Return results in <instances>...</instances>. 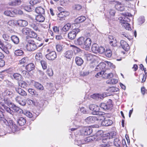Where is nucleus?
<instances>
[{
	"label": "nucleus",
	"instance_id": "nucleus-1",
	"mask_svg": "<svg viewBox=\"0 0 147 147\" xmlns=\"http://www.w3.org/2000/svg\"><path fill=\"white\" fill-rule=\"evenodd\" d=\"M14 93L8 89L5 90L2 93V96L6 102H7L9 106L12 104L11 99L13 97Z\"/></svg>",
	"mask_w": 147,
	"mask_h": 147
},
{
	"label": "nucleus",
	"instance_id": "nucleus-2",
	"mask_svg": "<svg viewBox=\"0 0 147 147\" xmlns=\"http://www.w3.org/2000/svg\"><path fill=\"white\" fill-rule=\"evenodd\" d=\"M90 110L92 111V113L94 115H97L98 116H103V113L99 111V107L94 105H91L89 106Z\"/></svg>",
	"mask_w": 147,
	"mask_h": 147
},
{
	"label": "nucleus",
	"instance_id": "nucleus-3",
	"mask_svg": "<svg viewBox=\"0 0 147 147\" xmlns=\"http://www.w3.org/2000/svg\"><path fill=\"white\" fill-rule=\"evenodd\" d=\"M103 116H97L96 117L89 116L85 120V121L88 123H92L95 121H99L103 120Z\"/></svg>",
	"mask_w": 147,
	"mask_h": 147
},
{
	"label": "nucleus",
	"instance_id": "nucleus-4",
	"mask_svg": "<svg viewBox=\"0 0 147 147\" xmlns=\"http://www.w3.org/2000/svg\"><path fill=\"white\" fill-rule=\"evenodd\" d=\"M92 130L90 127H84L80 130L81 134L83 136H87L90 135L92 132Z\"/></svg>",
	"mask_w": 147,
	"mask_h": 147
},
{
	"label": "nucleus",
	"instance_id": "nucleus-5",
	"mask_svg": "<svg viewBox=\"0 0 147 147\" xmlns=\"http://www.w3.org/2000/svg\"><path fill=\"white\" fill-rule=\"evenodd\" d=\"M112 100L109 99L106 103H102L100 105V107L104 110H107L110 109L112 107Z\"/></svg>",
	"mask_w": 147,
	"mask_h": 147
},
{
	"label": "nucleus",
	"instance_id": "nucleus-6",
	"mask_svg": "<svg viewBox=\"0 0 147 147\" xmlns=\"http://www.w3.org/2000/svg\"><path fill=\"white\" fill-rule=\"evenodd\" d=\"M108 93H104L102 94H94L91 96V97L95 99L96 100H101L103 99V98L108 96Z\"/></svg>",
	"mask_w": 147,
	"mask_h": 147
},
{
	"label": "nucleus",
	"instance_id": "nucleus-7",
	"mask_svg": "<svg viewBox=\"0 0 147 147\" xmlns=\"http://www.w3.org/2000/svg\"><path fill=\"white\" fill-rule=\"evenodd\" d=\"M85 40L84 42V47L86 50H88L91 46V40L90 38H87V37H85Z\"/></svg>",
	"mask_w": 147,
	"mask_h": 147
},
{
	"label": "nucleus",
	"instance_id": "nucleus-8",
	"mask_svg": "<svg viewBox=\"0 0 147 147\" xmlns=\"http://www.w3.org/2000/svg\"><path fill=\"white\" fill-rule=\"evenodd\" d=\"M69 12L68 11H61L57 14V17L59 18L60 20L64 19V18L68 16L69 15Z\"/></svg>",
	"mask_w": 147,
	"mask_h": 147
},
{
	"label": "nucleus",
	"instance_id": "nucleus-9",
	"mask_svg": "<svg viewBox=\"0 0 147 147\" xmlns=\"http://www.w3.org/2000/svg\"><path fill=\"white\" fill-rule=\"evenodd\" d=\"M106 66V64L104 62H101L98 65L95 69L96 71H101L102 72L103 71L106 69L105 67Z\"/></svg>",
	"mask_w": 147,
	"mask_h": 147
},
{
	"label": "nucleus",
	"instance_id": "nucleus-10",
	"mask_svg": "<svg viewBox=\"0 0 147 147\" xmlns=\"http://www.w3.org/2000/svg\"><path fill=\"white\" fill-rule=\"evenodd\" d=\"M11 78L12 79L15 80L18 82L20 81L23 79L22 75L18 73H13Z\"/></svg>",
	"mask_w": 147,
	"mask_h": 147
},
{
	"label": "nucleus",
	"instance_id": "nucleus-11",
	"mask_svg": "<svg viewBox=\"0 0 147 147\" xmlns=\"http://www.w3.org/2000/svg\"><path fill=\"white\" fill-rule=\"evenodd\" d=\"M56 57V53L54 51H51L49 53L47 54V59L50 60H54Z\"/></svg>",
	"mask_w": 147,
	"mask_h": 147
},
{
	"label": "nucleus",
	"instance_id": "nucleus-12",
	"mask_svg": "<svg viewBox=\"0 0 147 147\" xmlns=\"http://www.w3.org/2000/svg\"><path fill=\"white\" fill-rule=\"evenodd\" d=\"M27 50L28 51H34L37 49L36 45L35 44H27L25 46Z\"/></svg>",
	"mask_w": 147,
	"mask_h": 147
},
{
	"label": "nucleus",
	"instance_id": "nucleus-13",
	"mask_svg": "<svg viewBox=\"0 0 147 147\" xmlns=\"http://www.w3.org/2000/svg\"><path fill=\"white\" fill-rule=\"evenodd\" d=\"M115 8L119 11H123L124 10V6L123 5L119 2H117L115 6Z\"/></svg>",
	"mask_w": 147,
	"mask_h": 147
},
{
	"label": "nucleus",
	"instance_id": "nucleus-14",
	"mask_svg": "<svg viewBox=\"0 0 147 147\" xmlns=\"http://www.w3.org/2000/svg\"><path fill=\"white\" fill-rule=\"evenodd\" d=\"M121 47L123 49L126 51H127L129 48L128 44L123 40H121L120 41Z\"/></svg>",
	"mask_w": 147,
	"mask_h": 147
},
{
	"label": "nucleus",
	"instance_id": "nucleus-15",
	"mask_svg": "<svg viewBox=\"0 0 147 147\" xmlns=\"http://www.w3.org/2000/svg\"><path fill=\"white\" fill-rule=\"evenodd\" d=\"M104 120L101 122V124L102 125L104 126H108L110 125L113 123L112 121L110 119H105L104 118Z\"/></svg>",
	"mask_w": 147,
	"mask_h": 147
},
{
	"label": "nucleus",
	"instance_id": "nucleus-16",
	"mask_svg": "<svg viewBox=\"0 0 147 147\" xmlns=\"http://www.w3.org/2000/svg\"><path fill=\"white\" fill-rule=\"evenodd\" d=\"M10 105H11V108L17 113L20 114H22L23 113V111L20 108L14 104L12 103Z\"/></svg>",
	"mask_w": 147,
	"mask_h": 147
},
{
	"label": "nucleus",
	"instance_id": "nucleus-17",
	"mask_svg": "<svg viewBox=\"0 0 147 147\" xmlns=\"http://www.w3.org/2000/svg\"><path fill=\"white\" fill-rule=\"evenodd\" d=\"M109 41L112 46L115 47L117 45L118 41L116 37H109Z\"/></svg>",
	"mask_w": 147,
	"mask_h": 147
},
{
	"label": "nucleus",
	"instance_id": "nucleus-18",
	"mask_svg": "<svg viewBox=\"0 0 147 147\" xmlns=\"http://www.w3.org/2000/svg\"><path fill=\"white\" fill-rule=\"evenodd\" d=\"M79 32V29H74L69 33L68 37H76V34Z\"/></svg>",
	"mask_w": 147,
	"mask_h": 147
},
{
	"label": "nucleus",
	"instance_id": "nucleus-19",
	"mask_svg": "<svg viewBox=\"0 0 147 147\" xmlns=\"http://www.w3.org/2000/svg\"><path fill=\"white\" fill-rule=\"evenodd\" d=\"M73 53L71 50H67L64 53V55L65 58L70 59L72 58L73 56Z\"/></svg>",
	"mask_w": 147,
	"mask_h": 147
},
{
	"label": "nucleus",
	"instance_id": "nucleus-20",
	"mask_svg": "<svg viewBox=\"0 0 147 147\" xmlns=\"http://www.w3.org/2000/svg\"><path fill=\"white\" fill-rule=\"evenodd\" d=\"M15 90L18 93L22 96H25L27 95L26 92L20 88H16Z\"/></svg>",
	"mask_w": 147,
	"mask_h": 147
},
{
	"label": "nucleus",
	"instance_id": "nucleus-21",
	"mask_svg": "<svg viewBox=\"0 0 147 147\" xmlns=\"http://www.w3.org/2000/svg\"><path fill=\"white\" fill-rule=\"evenodd\" d=\"M17 23L19 26L22 27L26 26L28 24L26 21L21 20L17 21Z\"/></svg>",
	"mask_w": 147,
	"mask_h": 147
},
{
	"label": "nucleus",
	"instance_id": "nucleus-22",
	"mask_svg": "<svg viewBox=\"0 0 147 147\" xmlns=\"http://www.w3.org/2000/svg\"><path fill=\"white\" fill-rule=\"evenodd\" d=\"M86 17L83 16L78 17L75 20L74 22L76 24H78L84 22L86 20Z\"/></svg>",
	"mask_w": 147,
	"mask_h": 147
},
{
	"label": "nucleus",
	"instance_id": "nucleus-23",
	"mask_svg": "<svg viewBox=\"0 0 147 147\" xmlns=\"http://www.w3.org/2000/svg\"><path fill=\"white\" fill-rule=\"evenodd\" d=\"M4 109L10 115L11 117H13V112L9 107L6 106L5 105L3 106Z\"/></svg>",
	"mask_w": 147,
	"mask_h": 147
},
{
	"label": "nucleus",
	"instance_id": "nucleus-24",
	"mask_svg": "<svg viewBox=\"0 0 147 147\" xmlns=\"http://www.w3.org/2000/svg\"><path fill=\"white\" fill-rule=\"evenodd\" d=\"M26 120L24 118L20 117L18 119L17 122L19 125L23 126L26 123Z\"/></svg>",
	"mask_w": 147,
	"mask_h": 147
},
{
	"label": "nucleus",
	"instance_id": "nucleus-25",
	"mask_svg": "<svg viewBox=\"0 0 147 147\" xmlns=\"http://www.w3.org/2000/svg\"><path fill=\"white\" fill-rule=\"evenodd\" d=\"M85 39V37H79L75 41V42L76 44L81 45L84 44Z\"/></svg>",
	"mask_w": 147,
	"mask_h": 147
},
{
	"label": "nucleus",
	"instance_id": "nucleus-26",
	"mask_svg": "<svg viewBox=\"0 0 147 147\" xmlns=\"http://www.w3.org/2000/svg\"><path fill=\"white\" fill-rule=\"evenodd\" d=\"M35 11L37 13L40 14H44L45 12L44 9L41 7H36L35 9Z\"/></svg>",
	"mask_w": 147,
	"mask_h": 147
},
{
	"label": "nucleus",
	"instance_id": "nucleus-27",
	"mask_svg": "<svg viewBox=\"0 0 147 147\" xmlns=\"http://www.w3.org/2000/svg\"><path fill=\"white\" fill-rule=\"evenodd\" d=\"M99 46L98 45L96 44H93L92 46L91 49L93 52L95 53H97L98 52Z\"/></svg>",
	"mask_w": 147,
	"mask_h": 147
},
{
	"label": "nucleus",
	"instance_id": "nucleus-28",
	"mask_svg": "<svg viewBox=\"0 0 147 147\" xmlns=\"http://www.w3.org/2000/svg\"><path fill=\"white\" fill-rule=\"evenodd\" d=\"M36 20L39 22H42L45 20V18L42 14H39L36 16Z\"/></svg>",
	"mask_w": 147,
	"mask_h": 147
},
{
	"label": "nucleus",
	"instance_id": "nucleus-29",
	"mask_svg": "<svg viewBox=\"0 0 147 147\" xmlns=\"http://www.w3.org/2000/svg\"><path fill=\"white\" fill-rule=\"evenodd\" d=\"M34 68V65L32 63H29L26 66V69L28 71H30L33 70Z\"/></svg>",
	"mask_w": 147,
	"mask_h": 147
},
{
	"label": "nucleus",
	"instance_id": "nucleus-30",
	"mask_svg": "<svg viewBox=\"0 0 147 147\" xmlns=\"http://www.w3.org/2000/svg\"><path fill=\"white\" fill-rule=\"evenodd\" d=\"M121 25L125 27L126 29L129 30H131L130 24L125 22H122Z\"/></svg>",
	"mask_w": 147,
	"mask_h": 147
},
{
	"label": "nucleus",
	"instance_id": "nucleus-31",
	"mask_svg": "<svg viewBox=\"0 0 147 147\" xmlns=\"http://www.w3.org/2000/svg\"><path fill=\"white\" fill-rule=\"evenodd\" d=\"M0 104L2 107L5 105V104L7 106H9L8 102L5 101V98H3L1 96H0Z\"/></svg>",
	"mask_w": 147,
	"mask_h": 147
},
{
	"label": "nucleus",
	"instance_id": "nucleus-32",
	"mask_svg": "<svg viewBox=\"0 0 147 147\" xmlns=\"http://www.w3.org/2000/svg\"><path fill=\"white\" fill-rule=\"evenodd\" d=\"M4 14L6 16L10 17H13L15 15L14 12L10 10L5 11L4 12Z\"/></svg>",
	"mask_w": 147,
	"mask_h": 147
},
{
	"label": "nucleus",
	"instance_id": "nucleus-33",
	"mask_svg": "<svg viewBox=\"0 0 147 147\" xmlns=\"http://www.w3.org/2000/svg\"><path fill=\"white\" fill-rule=\"evenodd\" d=\"M75 61L76 64L78 65H81L83 63V61L80 58L76 57L75 59Z\"/></svg>",
	"mask_w": 147,
	"mask_h": 147
},
{
	"label": "nucleus",
	"instance_id": "nucleus-34",
	"mask_svg": "<svg viewBox=\"0 0 147 147\" xmlns=\"http://www.w3.org/2000/svg\"><path fill=\"white\" fill-rule=\"evenodd\" d=\"M34 85L37 89L42 90L43 89V86L40 84L38 82H35Z\"/></svg>",
	"mask_w": 147,
	"mask_h": 147
},
{
	"label": "nucleus",
	"instance_id": "nucleus-35",
	"mask_svg": "<svg viewBox=\"0 0 147 147\" xmlns=\"http://www.w3.org/2000/svg\"><path fill=\"white\" fill-rule=\"evenodd\" d=\"M22 33L27 35H29L31 32V30L27 28H23L22 30Z\"/></svg>",
	"mask_w": 147,
	"mask_h": 147
},
{
	"label": "nucleus",
	"instance_id": "nucleus-36",
	"mask_svg": "<svg viewBox=\"0 0 147 147\" xmlns=\"http://www.w3.org/2000/svg\"><path fill=\"white\" fill-rule=\"evenodd\" d=\"M72 122L73 123V125H72V126H73V127L74 126L75 127L71 128V131H75L79 127V125H77V122L75 120H73L72 121Z\"/></svg>",
	"mask_w": 147,
	"mask_h": 147
},
{
	"label": "nucleus",
	"instance_id": "nucleus-37",
	"mask_svg": "<svg viewBox=\"0 0 147 147\" xmlns=\"http://www.w3.org/2000/svg\"><path fill=\"white\" fill-rule=\"evenodd\" d=\"M114 144L115 146L117 147H120V145L121 144V143L119 138H116L114 139Z\"/></svg>",
	"mask_w": 147,
	"mask_h": 147
},
{
	"label": "nucleus",
	"instance_id": "nucleus-38",
	"mask_svg": "<svg viewBox=\"0 0 147 147\" xmlns=\"http://www.w3.org/2000/svg\"><path fill=\"white\" fill-rule=\"evenodd\" d=\"M118 82L117 80L115 79H109L107 81V84H116Z\"/></svg>",
	"mask_w": 147,
	"mask_h": 147
},
{
	"label": "nucleus",
	"instance_id": "nucleus-39",
	"mask_svg": "<svg viewBox=\"0 0 147 147\" xmlns=\"http://www.w3.org/2000/svg\"><path fill=\"white\" fill-rule=\"evenodd\" d=\"M71 25L69 23H67L65 25L63 28V30L64 31H68L71 28Z\"/></svg>",
	"mask_w": 147,
	"mask_h": 147
},
{
	"label": "nucleus",
	"instance_id": "nucleus-40",
	"mask_svg": "<svg viewBox=\"0 0 147 147\" xmlns=\"http://www.w3.org/2000/svg\"><path fill=\"white\" fill-rule=\"evenodd\" d=\"M105 55L108 57H110L112 55L111 51L109 49H107L105 52Z\"/></svg>",
	"mask_w": 147,
	"mask_h": 147
},
{
	"label": "nucleus",
	"instance_id": "nucleus-41",
	"mask_svg": "<svg viewBox=\"0 0 147 147\" xmlns=\"http://www.w3.org/2000/svg\"><path fill=\"white\" fill-rule=\"evenodd\" d=\"M70 46L73 47V50L74 53H78L81 51V50L77 47L73 45H71Z\"/></svg>",
	"mask_w": 147,
	"mask_h": 147
},
{
	"label": "nucleus",
	"instance_id": "nucleus-42",
	"mask_svg": "<svg viewBox=\"0 0 147 147\" xmlns=\"http://www.w3.org/2000/svg\"><path fill=\"white\" fill-rule=\"evenodd\" d=\"M110 139L109 138L107 137V138H104L101 140V141L105 144H111L112 143H110Z\"/></svg>",
	"mask_w": 147,
	"mask_h": 147
},
{
	"label": "nucleus",
	"instance_id": "nucleus-43",
	"mask_svg": "<svg viewBox=\"0 0 147 147\" xmlns=\"http://www.w3.org/2000/svg\"><path fill=\"white\" fill-rule=\"evenodd\" d=\"M33 37H27L26 38V41L28 43V44H35L34 40L32 38Z\"/></svg>",
	"mask_w": 147,
	"mask_h": 147
},
{
	"label": "nucleus",
	"instance_id": "nucleus-44",
	"mask_svg": "<svg viewBox=\"0 0 147 147\" xmlns=\"http://www.w3.org/2000/svg\"><path fill=\"white\" fill-rule=\"evenodd\" d=\"M15 54L17 56L22 55L24 54V52L22 50H18L15 51Z\"/></svg>",
	"mask_w": 147,
	"mask_h": 147
},
{
	"label": "nucleus",
	"instance_id": "nucleus-45",
	"mask_svg": "<svg viewBox=\"0 0 147 147\" xmlns=\"http://www.w3.org/2000/svg\"><path fill=\"white\" fill-rule=\"evenodd\" d=\"M89 73L88 71H81L80 72V74L81 76L84 77L88 76Z\"/></svg>",
	"mask_w": 147,
	"mask_h": 147
},
{
	"label": "nucleus",
	"instance_id": "nucleus-46",
	"mask_svg": "<svg viewBox=\"0 0 147 147\" xmlns=\"http://www.w3.org/2000/svg\"><path fill=\"white\" fill-rule=\"evenodd\" d=\"M28 59L27 57H24L19 61L20 64H22L25 63L28 61Z\"/></svg>",
	"mask_w": 147,
	"mask_h": 147
},
{
	"label": "nucleus",
	"instance_id": "nucleus-47",
	"mask_svg": "<svg viewBox=\"0 0 147 147\" xmlns=\"http://www.w3.org/2000/svg\"><path fill=\"white\" fill-rule=\"evenodd\" d=\"M35 57L37 60H40L42 58V54L40 53H37L35 56Z\"/></svg>",
	"mask_w": 147,
	"mask_h": 147
},
{
	"label": "nucleus",
	"instance_id": "nucleus-48",
	"mask_svg": "<svg viewBox=\"0 0 147 147\" xmlns=\"http://www.w3.org/2000/svg\"><path fill=\"white\" fill-rule=\"evenodd\" d=\"M27 83L24 81H21V82L19 83V86L22 88H26L27 85Z\"/></svg>",
	"mask_w": 147,
	"mask_h": 147
},
{
	"label": "nucleus",
	"instance_id": "nucleus-49",
	"mask_svg": "<svg viewBox=\"0 0 147 147\" xmlns=\"http://www.w3.org/2000/svg\"><path fill=\"white\" fill-rule=\"evenodd\" d=\"M12 41L15 44H18L19 42L18 37H11Z\"/></svg>",
	"mask_w": 147,
	"mask_h": 147
},
{
	"label": "nucleus",
	"instance_id": "nucleus-50",
	"mask_svg": "<svg viewBox=\"0 0 147 147\" xmlns=\"http://www.w3.org/2000/svg\"><path fill=\"white\" fill-rule=\"evenodd\" d=\"M16 23H17V21L13 20H10L7 22L8 24L11 26L15 25Z\"/></svg>",
	"mask_w": 147,
	"mask_h": 147
},
{
	"label": "nucleus",
	"instance_id": "nucleus-51",
	"mask_svg": "<svg viewBox=\"0 0 147 147\" xmlns=\"http://www.w3.org/2000/svg\"><path fill=\"white\" fill-rule=\"evenodd\" d=\"M108 70L106 69L103 71L102 72L103 76H102V77L105 78L107 79V77L106 76H108Z\"/></svg>",
	"mask_w": 147,
	"mask_h": 147
},
{
	"label": "nucleus",
	"instance_id": "nucleus-52",
	"mask_svg": "<svg viewBox=\"0 0 147 147\" xmlns=\"http://www.w3.org/2000/svg\"><path fill=\"white\" fill-rule=\"evenodd\" d=\"M98 53H99L100 54H102L104 53H105V48L102 47H99V49H98Z\"/></svg>",
	"mask_w": 147,
	"mask_h": 147
},
{
	"label": "nucleus",
	"instance_id": "nucleus-53",
	"mask_svg": "<svg viewBox=\"0 0 147 147\" xmlns=\"http://www.w3.org/2000/svg\"><path fill=\"white\" fill-rule=\"evenodd\" d=\"M84 140H75V144L79 145L81 144H84Z\"/></svg>",
	"mask_w": 147,
	"mask_h": 147
},
{
	"label": "nucleus",
	"instance_id": "nucleus-54",
	"mask_svg": "<svg viewBox=\"0 0 147 147\" xmlns=\"http://www.w3.org/2000/svg\"><path fill=\"white\" fill-rule=\"evenodd\" d=\"M41 64L44 70L46 69V62L44 60H42L40 61Z\"/></svg>",
	"mask_w": 147,
	"mask_h": 147
},
{
	"label": "nucleus",
	"instance_id": "nucleus-55",
	"mask_svg": "<svg viewBox=\"0 0 147 147\" xmlns=\"http://www.w3.org/2000/svg\"><path fill=\"white\" fill-rule=\"evenodd\" d=\"M56 48L57 51L60 52L63 49L62 46L58 44L56 46Z\"/></svg>",
	"mask_w": 147,
	"mask_h": 147
},
{
	"label": "nucleus",
	"instance_id": "nucleus-56",
	"mask_svg": "<svg viewBox=\"0 0 147 147\" xmlns=\"http://www.w3.org/2000/svg\"><path fill=\"white\" fill-rule=\"evenodd\" d=\"M47 73L49 76H52L53 75V72L51 69H49L47 71Z\"/></svg>",
	"mask_w": 147,
	"mask_h": 147
},
{
	"label": "nucleus",
	"instance_id": "nucleus-57",
	"mask_svg": "<svg viewBox=\"0 0 147 147\" xmlns=\"http://www.w3.org/2000/svg\"><path fill=\"white\" fill-rule=\"evenodd\" d=\"M0 49L4 51H5V50L6 49L4 48V45L2 41L0 39Z\"/></svg>",
	"mask_w": 147,
	"mask_h": 147
},
{
	"label": "nucleus",
	"instance_id": "nucleus-58",
	"mask_svg": "<svg viewBox=\"0 0 147 147\" xmlns=\"http://www.w3.org/2000/svg\"><path fill=\"white\" fill-rule=\"evenodd\" d=\"M26 101L28 103V104L29 105H31L32 104H33L35 105V102H34L33 100L30 99H27L26 100Z\"/></svg>",
	"mask_w": 147,
	"mask_h": 147
},
{
	"label": "nucleus",
	"instance_id": "nucleus-59",
	"mask_svg": "<svg viewBox=\"0 0 147 147\" xmlns=\"http://www.w3.org/2000/svg\"><path fill=\"white\" fill-rule=\"evenodd\" d=\"M21 0H14L13 2V4L15 5H18L21 4Z\"/></svg>",
	"mask_w": 147,
	"mask_h": 147
},
{
	"label": "nucleus",
	"instance_id": "nucleus-60",
	"mask_svg": "<svg viewBox=\"0 0 147 147\" xmlns=\"http://www.w3.org/2000/svg\"><path fill=\"white\" fill-rule=\"evenodd\" d=\"M30 26L35 30H37L38 29L37 26L35 24L32 23L30 24Z\"/></svg>",
	"mask_w": 147,
	"mask_h": 147
},
{
	"label": "nucleus",
	"instance_id": "nucleus-61",
	"mask_svg": "<svg viewBox=\"0 0 147 147\" xmlns=\"http://www.w3.org/2000/svg\"><path fill=\"white\" fill-rule=\"evenodd\" d=\"M93 56L94 55L90 53L86 55L87 59L89 60L91 59L93 57Z\"/></svg>",
	"mask_w": 147,
	"mask_h": 147
},
{
	"label": "nucleus",
	"instance_id": "nucleus-62",
	"mask_svg": "<svg viewBox=\"0 0 147 147\" xmlns=\"http://www.w3.org/2000/svg\"><path fill=\"white\" fill-rule=\"evenodd\" d=\"M91 138L92 137H90L89 136L85 138L84 140V142L85 143L84 144L91 141V140L92 139V138Z\"/></svg>",
	"mask_w": 147,
	"mask_h": 147
},
{
	"label": "nucleus",
	"instance_id": "nucleus-63",
	"mask_svg": "<svg viewBox=\"0 0 147 147\" xmlns=\"http://www.w3.org/2000/svg\"><path fill=\"white\" fill-rule=\"evenodd\" d=\"M26 116L30 118H31L32 117V115L31 113L29 111H27L26 113Z\"/></svg>",
	"mask_w": 147,
	"mask_h": 147
},
{
	"label": "nucleus",
	"instance_id": "nucleus-64",
	"mask_svg": "<svg viewBox=\"0 0 147 147\" xmlns=\"http://www.w3.org/2000/svg\"><path fill=\"white\" fill-rule=\"evenodd\" d=\"M82 6L79 5H76L74 6L75 9L77 10H79L82 9Z\"/></svg>",
	"mask_w": 147,
	"mask_h": 147
}]
</instances>
